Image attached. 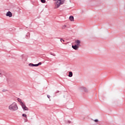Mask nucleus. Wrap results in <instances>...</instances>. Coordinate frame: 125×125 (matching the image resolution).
<instances>
[{"instance_id": "obj_6", "label": "nucleus", "mask_w": 125, "mask_h": 125, "mask_svg": "<svg viewBox=\"0 0 125 125\" xmlns=\"http://www.w3.org/2000/svg\"><path fill=\"white\" fill-rule=\"evenodd\" d=\"M80 90H83V91H84L86 93L88 92V89H87V88H85V87H81L80 88Z\"/></svg>"}, {"instance_id": "obj_1", "label": "nucleus", "mask_w": 125, "mask_h": 125, "mask_svg": "<svg viewBox=\"0 0 125 125\" xmlns=\"http://www.w3.org/2000/svg\"><path fill=\"white\" fill-rule=\"evenodd\" d=\"M55 4V8H59L60 5L63 4L65 2V0H53Z\"/></svg>"}, {"instance_id": "obj_16", "label": "nucleus", "mask_w": 125, "mask_h": 125, "mask_svg": "<svg viewBox=\"0 0 125 125\" xmlns=\"http://www.w3.org/2000/svg\"><path fill=\"white\" fill-rule=\"evenodd\" d=\"M64 28H66V25L63 26Z\"/></svg>"}, {"instance_id": "obj_5", "label": "nucleus", "mask_w": 125, "mask_h": 125, "mask_svg": "<svg viewBox=\"0 0 125 125\" xmlns=\"http://www.w3.org/2000/svg\"><path fill=\"white\" fill-rule=\"evenodd\" d=\"M21 106L22 108V109L24 110V111H28V107H27V106H26V105H25L23 104H21Z\"/></svg>"}, {"instance_id": "obj_14", "label": "nucleus", "mask_w": 125, "mask_h": 125, "mask_svg": "<svg viewBox=\"0 0 125 125\" xmlns=\"http://www.w3.org/2000/svg\"><path fill=\"white\" fill-rule=\"evenodd\" d=\"M61 42H65V41L64 40H63L62 39H61Z\"/></svg>"}, {"instance_id": "obj_17", "label": "nucleus", "mask_w": 125, "mask_h": 125, "mask_svg": "<svg viewBox=\"0 0 125 125\" xmlns=\"http://www.w3.org/2000/svg\"><path fill=\"white\" fill-rule=\"evenodd\" d=\"M81 42L79 41V43H80Z\"/></svg>"}, {"instance_id": "obj_8", "label": "nucleus", "mask_w": 125, "mask_h": 125, "mask_svg": "<svg viewBox=\"0 0 125 125\" xmlns=\"http://www.w3.org/2000/svg\"><path fill=\"white\" fill-rule=\"evenodd\" d=\"M68 77H69V78H72V77H73V72H72V71L69 72Z\"/></svg>"}, {"instance_id": "obj_15", "label": "nucleus", "mask_w": 125, "mask_h": 125, "mask_svg": "<svg viewBox=\"0 0 125 125\" xmlns=\"http://www.w3.org/2000/svg\"><path fill=\"white\" fill-rule=\"evenodd\" d=\"M47 96L48 98H50V96L48 95Z\"/></svg>"}, {"instance_id": "obj_4", "label": "nucleus", "mask_w": 125, "mask_h": 125, "mask_svg": "<svg viewBox=\"0 0 125 125\" xmlns=\"http://www.w3.org/2000/svg\"><path fill=\"white\" fill-rule=\"evenodd\" d=\"M76 44L77 45H72V48H73V49H75V50H77L78 48V45H79V40L76 41Z\"/></svg>"}, {"instance_id": "obj_2", "label": "nucleus", "mask_w": 125, "mask_h": 125, "mask_svg": "<svg viewBox=\"0 0 125 125\" xmlns=\"http://www.w3.org/2000/svg\"><path fill=\"white\" fill-rule=\"evenodd\" d=\"M8 109L10 111H17L18 110V106L16 103H13L9 106Z\"/></svg>"}, {"instance_id": "obj_3", "label": "nucleus", "mask_w": 125, "mask_h": 125, "mask_svg": "<svg viewBox=\"0 0 125 125\" xmlns=\"http://www.w3.org/2000/svg\"><path fill=\"white\" fill-rule=\"evenodd\" d=\"M40 65H42V62H39L38 64H34L33 63H29V67H38V66H40Z\"/></svg>"}, {"instance_id": "obj_13", "label": "nucleus", "mask_w": 125, "mask_h": 125, "mask_svg": "<svg viewBox=\"0 0 125 125\" xmlns=\"http://www.w3.org/2000/svg\"><path fill=\"white\" fill-rule=\"evenodd\" d=\"M94 122H95V123H98L99 121L98 119H95L94 120Z\"/></svg>"}, {"instance_id": "obj_11", "label": "nucleus", "mask_w": 125, "mask_h": 125, "mask_svg": "<svg viewBox=\"0 0 125 125\" xmlns=\"http://www.w3.org/2000/svg\"><path fill=\"white\" fill-rule=\"evenodd\" d=\"M22 117H24L25 118H26V119H27V115H26V114H23Z\"/></svg>"}, {"instance_id": "obj_12", "label": "nucleus", "mask_w": 125, "mask_h": 125, "mask_svg": "<svg viewBox=\"0 0 125 125\" xmlns=\"http://www.w3.org/2000/svg\"><path fill=\"white\" fill-rule=\"evenodd\" d=\"M41 1L42 3H45V0H41Z\"/></svg>"}, {"instance_id": "obj_10", "label": "nucleus", "mask_w": 125, "mask_h": 125, "mask_svg": "<svg viewBox=\"0 0 125 125\" xmlns=\"http://www.w3.org/2000/svg\"><path fill=\"white\" fill-rule=\"evenodd\" d=\"M18 101L19 102H20V103H21V105H22V104H23V102H22V101H21V99H20V98L18 99Z\"/></svg>"}, {"instance_id": "obj_9", "label": "nucleus", "mask_w": 125, "mask_h": 125, "mask_svg": "<svg viewBox=\"0 0 125 125\" xmlns=\"http://www.w3.org/2000/svg\"><path fill=\"white\" fill-rule=\"evenodd\" d=\"M69 20L70 21H74V17L73 16L69 17Z\"/></svg>"}, {"instance_id": "obj_7", "label": "nucleus", "mask_w": 125, "mask_h": 125, "mask_svg": "<svg viewBox=\"0 0 125 125\" xmlns=\"http://www.w3.org/2000/svg\"><path fill=\"white\" fill-rule=\"evenodd\" d=\"M6 16H7L9 17H12V13H11V12L9 11L8 12H7V13L6 14Z\"/></svg>"}]
</instances>
